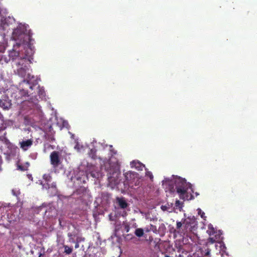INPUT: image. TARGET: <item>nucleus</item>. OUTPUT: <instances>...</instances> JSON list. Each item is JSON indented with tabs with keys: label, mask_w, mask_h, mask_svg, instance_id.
Masks as SVG:
<instances>
[{
	"label": "nucleus",
	"mask_w": 257,
	"mask_h": 257,
	"mask_svg": "<svg viewBox=\"0 0 257 257\" xmlns=\"http://www.w3.org/2000/svg\"><path fill=\"white\" fill-rule=\"evenodd\" d=\"M16 28L13 29L12 38L15 41H18L16 44L14 45L13 48L9 52V57L12 60L16 59L17 57L24 58L23 56H21L22 49H25L26 46H28L33 39L32 38V33L29 29V26L26 24L18 23Z\"/></svg>",
	"instance_id": "nucleus-1"
},
{
	"label": "nucleus",
	"mask_w": 257,
	"mask_h": 257,
	"mask_svg": "<svg viewBox=\"0 0 257 257\" xmlns=\"http://www.w3.org/2000/svg\"><path fill=\"white\" fill-rule=\"evenodd\" d=\"M174 186L175 188L173 187L171 190V192H174L176 190V192L179 194L180 198L183 199L191 200L193 198V196L191 194L190 197L186 194L187 190L188 188L189 185L186 182V180L185 179H183L181 177L176 178L174 180Z\"/></svg>",
	"instance_id": "nucleus-2"
},
{
	"label": "nucleus",
	"mask_w": 257,
	"mask_h": 257,
	"mask_svg": "<svg viewBox=\"0 0 257 257\" xmlns=\"http://www.w3.org/2000/svg\"><path fill=\"white\" fill-rule=\"evenodd\" d=\"M6 133L4 132L3 135L0 136V140L5 141L6 144L7 146V150L4 153L6 156V159L10 161V160L14 158L19 153V149L17 146L11 143L8 139H6L5 136Z\"/></svg>",
	"instance_id": "nucleus-3"
},
{
	"label": "nucleus",
	"mask_w": 257,
	"mask_h": 257,
	"mask_svg": "<svg viewBox=\"0 0 257 257\" xmlns=\"http://www.w3.org/2000/svg\"><path fill=\"white\" fill-rule=\"evenodd\" d=\"M20 86H21V88L19 90V94L22 97H28L29 93L33 94L31 91H29L28 88L32 91L35 85H31L29 81L24 80L21 83Z\"/></svg>",
	"instance_id": "nucleus-4"
},
{
	"label": "nucleus",
	"mask_w": 257,
	"mask_h": 257,
	"mask_svg": "<svg viewBox=\"0 0 257 257\" xmlns=\"http://www.w3.org/2000/svg\"><path fill=\"white\" fill-rule=\"evenodd\" d=\"M16 24L14 17H0V30L5 31L7 28Z\"/></svg>",
	"instance_id": "nucleus-5"
},
{
	"label": "nucleus",
	"mask_w": 257,
	"mask_h": 257,
	"mask_svg": "<svg viewBox=\"0 0 257 257\" xmlns=\"http://www.w3.org/2000/svg\"><path fill=\"white\" fill-rule=\"evenodd\" d=\"M51 164L54 168L57 167L61 164V160L59 157V153L54 151L52 152L50 156Z\"/></svg>",
	"instance_id": "nucleus-6"
},
{
	"label": "nucleus",
	"mask_w": 257,
	"mask_h": 257,
	"mask_svg": "<svg viewBox=\"0 0 257 257\" xmlns=\"http://www.w3.org/2000/svg\"><path fill=\"white\" fill-rule=\"evenodd\" d=\"M33 140L32 139L28 140H23L19 142V145L20 148L24 152L28 151L33 145Z\"/></svg>",
	"instance_id": "nucleus-7"
},
{
	"label": "nucleus",
	"mask_w": 257,
	"mask_h": 257,
	"mask_svg": "<svg viewBox=\"0 0 257 257\" xmlns=\"http://www.w3.org/2000/svg\"><path fill=\"white\" fill-rule=\"evenodd\" d=\"M12 106L11 100L7 98H2L0 99V107L3 110H8Z\"/></svg>",
	"instance_id": "nucleus-8"
},
{
	"label": "nucleus",
	"mask_w": 257,
	"mask_h": 257,
	"mask_svg": "<svg viewBox=\"0 0 257 257\" xmlns=\"http://www.w3.org/2000/svg\"><path fill=\"white\" fill-rule=\"evenodd\" d=\"M43 179L45 180V182H41L43 189H49L50 188V184H49L52 180V177L49 174H45L43 176Z\"/></svg>",
	"instance_id": "nucleus-9"
},
{
	"label": "nucleus",
	"mask_w": 257,
	"mask_h": 257,
	"mask_svg": "<svg viewBox=\"0 0 257 257\" xmlns=\"http://www.w3.org/2000/svg\"><path fill=\"white\" fill-rule=\"evenodd\" d=\"M214 234H215L214 236L209 237L208 239L209 241L211 243L218 242L221 239V234L220 233V232L217 233V232L215 231L213 227H212L211 232L209 234L211 235H213Z\"/></svg>",
	"instance_id": "nucleus-10"
},
{
	"label": "nucleus",
	"mask_w": 257,
	"mask_h": 257,
	"mask_svg": "<svg viewBox=\"0 0 257 257\" xmlns=\"http://www.w3.org/2000/svg\"><path fill=\"white\" fill-rule=\"evenodd\" d=\"M183 223V229H182V231L181 233L183 235H187L189 232L192 231V227L190 222L185 221Z\"/></svg>",
	"instance_id": "nucleus-11"
},
{
	"label": "nucleus",
	"mask_w": 257,
	"mask_h": 257,
	"mask_svg": "<svg viewBox=\"0 0 257 257\" xmlns=\"http://www.w3.org/2000/svg\"><path fill=\"white\" fill-rule=\"evenodd\" d=\"M116 200L121 209H125L128 206V203L123 197H117Z\"/></svg>",
	"instance_id": "nucleus-12"
},
{
	"label": "nucleus",
	"mask_w": 257,
	"mask_h": 257,
	"mask_svg": "<svg viewBox=\"0 0 257 257\" xmlns=\"http://www.w3.org/2000/svg\"><path fill=\"white\" fill-rule=\"evenodd\" d=\"M131 165L132 168L134 167L138 171L143 170V168L145 167V165L138 161H133L131 163Z\"/></svg>",
	"instance_id": "nucleus-13"
},
{
	"label": "nucleus",
	"mask_w": 257,
	"mask_h": 257,
	"mask_svg": "<svg viewBox=\"0 0 257 257\" xmlns=\"http://www.w3.org/2000/svg\"><path fill=\"white\" fill-rule=\"evenodd\" d=\"M124 177L125 179V181L127 183L132 180L133 178H134V174L131 172H128L125 173L124 174Z\"/></svg>",
	"instance_id": "nucleus-14"
},
{
	"label": "nucleus",
	"mask_w": 257,
	"mask_h": 257,
	"mask_svg": "<svg viewBox=\"0 0 257 257\" xmlns=\"http://www.w3.org/2000/svg\"><path fill=\"white\" fill-rule=\"evenodd\" d=\"M135 234L138 237H142L144 234V230L141 228H137L135 230Z\"/></svg>",
	"instance_id": "nucleus-15"
},
{
	"label": "nucleus",
	"mask_w": 257,
	"mask_h": 257,
	"mask_svg": "<svg viewBox=\"0 0 257 257\" xmlns=\"http://www.w3.org/2000/svg\"><path fill=\"white\" fill-rule=\"evenodd\" d=\"M50 189H54V192H50V194L52 196L56 195L57 191L56 184L55 183L53 182L51 185H50V188L48 190H49Z\"/></svg>",
	"instance_id": "nucleus-16"
},
{
	"label": "nucleus",
	"mask_w": 257,
	"mask_h": 257,
	"mask_svg": "<svg viewBox=\"0 0 257 257\" xmlns=\"http://www.w3.org/2000/svg\"><path fill=\"white\" fill-rule=\"evenodd\" d=\"M88 156L91 159L95 160L96 159V151L95 150L91 149L88 153Z\"/></svg>",
	"instance_id": "nucleus-17"
},
{
	"label": "nucleus",
	"mask_w": 257,
	"mask_h": 257,
	"mask_svg": "<svg viewBox=\"0 0 257 257\" xmlns=\"http://www.w3.org/2000/svg\"><path fill=\"white\" fill-rule=\"evenodd\" d=\"M63 247L64 248V252L67 254H70L72 252V248L69 247L68 245H64Z\"/></svg>",
	"instance_id": "nucleus-18"
},
{
	"label": "nucleus",
	"mask_w": 257,
	"mask_h": 257,
	"mask_svg": "<svg viewBox=\"0 0 257 257\" xmlns=\"http://www.w3.org/2000/svg\"><path fill=\"white\" fill-rule=\"evenodd\" d=\"M38 93L40 97H44L45 95V92L44 89L43 88H41L39 86L38 87Z\"/></svg>",
	"instance_id": "nucleus-19"
},
{
	"label": "nucleus",
	"mask_w": 257,
	"mask_h": 257,
	"mask_svg": "<svg viewBox=\"0 0 257 257\" xmlns=\"http://www.w3.org/2000/svg\"><path fill=\"white\" fill-rule=\"evenodd\" d=\"M6 128L3 120L0 118V133L4 132Z\"/></svg>",
	"instance_id": "nucleus-20"
},
{
	"label": "nucleus",
	"mask_w": 257,
	"mask_h": 257,
	"mask_svg": "<svg viewBox=\"0 0 257 257\" xmlns=\"http://www.w3.org/2000/svg\"><path fill=\"white\" fill-rule=\"evenodd\" d=\"M110 167V164L109 163H105V165H104V168H105V169L109 173V174L110 175L111 174H112V171L111 170V169L108 170L106 169V168H108V167Z\"/></svg>",
	"instance_id": "nucleus-21"
},
{
	"label": "nucleus",
	"mask_w": 257,
	"mask_h": 257,
	"mask_svg": "<svg viewBox=\"0 0 257 257\" xmlns=\"http://www.w3.org/2000/svg\"><path fill=\"white\" fill-rule=\"evenodd\" d=\"M12 192L14 196H18L20 194V191L17 189H13L12 190Z\"/></svg>",
	"instance_id": "nucleus-22"
},
{
	"label": "nucleus",
	"mask_w": 257,
	"mask_h": 257,
	"mask_svg": "<svg viewBox=\"0 0 257 257\" xmlns=\"http://www.w3.org/2000/svg\"><path fill=\"white\" fill-rule=\"evenodd\" d=\"M43 138L46 140H49L50 139H51L52 141L54 140V138H53V137H52L50 138L49 136L47 135V134L46 133L44 135Z\"/></svg>",
	"instance_id": "nucleus-23"
},
{
	"label": "nucleus",
	"mask_w": 257,
	"mask_h": 257,
	"mask_svg": "<svg viewBox=\"0 0 257 257\" xmlns=\"http://www.w3.org/2000/svg\"><path fill=\"white\" fill-rule=\"evenodd\" d=\"M176 227L177 229H179L180 230V228L182 226V223L181 222L177 221L176 224Z\"/></svg>",
	"instance_id": "nucleus-24"
},
{
	"label": "nucleus",
	"mask_w": 257,
	"mask_h": 257,
	"mask_svg": "<svg viewBox=\"0 0 257 257\" xmlns=\"http://www.w3.org/2000/svg\"><path fill=\"white\" fill-rule=\"evenodd\" d=\"M210 249L209 248H207L205 250L204 255L205 256H209L210 255Z\"/></svg>",
	"instance_id": "nucleus-25"
},
{
	"label": "nucleus",
	"mask_w": 257,
	"mask_h": 257,
	"mask_svg": "<svg viewBox=\"0 0 257 257\" xmlns=\"http://www.w3.org/2000/svg\"><path fill=\"white\" fill-rule=\"evenodd\" d=\"M146 175L147 176H149L151 180L153 178V175L152 173L150 171H147L146 172Z\"/></svg>",
	"instance_id": "nucleus-26"
},
{
	"label": "nucleus",
	"mask_w": 257,
	"mask_h": 257,
	"mask_svg": "<svg viewBox=\"0 0 257 257\" xmlns=\"http://www.w3.org/2000/svg\"><path fill=\"white\" fill-rule=\"evenodd\" d=\"M18 168H19V170H20L21 171H23L27 170V168H25L24 167H23L22 165H19L18 166Z\"/></svg>",
	"instance_id": "nucleus-27"
},
{
	"label": "nucleus",
	"mask_w": 257,
	"mask_h": 257,
	"mask_svg": "<svg viewBox=\"0 0 257 257\" xmlns=\"http://www.w3.org/2000/svg\"><path fill=\"white\" fill-rule=\"evenodd\" d=\"M80 242V240H78V238L76 239V241L75 245V248H77L79 247V242Z\"/></svg>",
	"instance_id": "nucleus-28"
},
{
	"label": "nucleus",
	"mask_w": 257,
	"mask_h": 257,
	"mask_svg": "<svg viewBox=\"0 0 257 257\" xmlns=\"http://www.w3.org/2000/svg\"><path fill=\"white\" fill-rule=\"evenodd\" d=\"M124 230L126 232H128L130 231V226L126 224L124 225Z\"/></svg>",
	"instance_id": "nucleus-29"
},
{
	"label": "nucleus",
	"mask_w": 257,
	"mask_h": 257,
	"mask_svg": "<svg viewBox=\"0 0 257 257\" xmlns=\"http://www.w3.org/2000/svg\"><path fill=\"white\" fill-rule=\"evenodd\" d=\"M2 163H3L2 158V157L0 156V172L2 170Z\"/></svg>",
	"instance_id": "nucleus-30"
},
{
	"label": "nucleus",
	"mask_w": 257,
	"mask_h": 257,
	"mask_svg": "<svg viewBox=\"0 0 257 257\" xmlns=\"http://www.w3.org/2000/svg\"><path fill=\"white\" fill-rule=\"evenodd\" d=\"M109 219L110 221H113L114 220V218H113V216L111 214H109Z\"/></svg>",
	"instance_id": "nucleus-31"
},
{
	"label": "nucleus",
	"mask_w": 257,
	"mask_h": 257,
	"mask_svg": "<svg viewBox=\"0 0 257 257\" xmlns=\"http://www.w3.org/2000/svg\"><path fill=\"white\" fill-rule=\"evenodd\" d=\"M181 204V202L179 200H176L175 202V205L176 206H179V205Z\"/></svg>",
	"instance_id": "nucleus-32"
},
{
	"label": "nucleus",
	"mask_w": 257,
	"mask_h": 257,
	"mask_svg": "<svg viewBox=\"0 0 257 257\" xmlns=\"http://www.w3.org/2000/svg\"><path fill=\"white\" fill-rule=\"evenodd\" d=\"M91 175L93 178H98V174H97V175H95V174L92 172L91 173Z\"/></svg>",
	"instance_id": "nucleus-33"
},
{
	"label": "nucleus",
	"mask_w": 257,
	"mask_h": 257,
	"mask_svg": "<svg viewBox=\"0 0 257 257\" xmlns=\"http://www.w3.org/2000/svg\"><path fill=\"white\" fill-rule=\"evenodd\" d=\"M48 190L49 193L54 192V189H50L49 190Z\"/></svg>",
	"instance_id": "nucleus-34"
},
{
	"label": "nucleus",
	"mask_w": 257,
	"mask_h": 257,
	"mask_svg": "<svg viewBox=\"0 0 257 257\" xmlns=\"http://www.w3.org/2000/svg\"><path fill=\"white\" fill-rule=\"evenodd\" d=\"M77 238H78V240H80V241H81V240L82 241H84V238H79V237H78Z\"/></svg>",
	"instance_id": "nucleus-35"
},
{
	"label": "nucleus",
	"mask_w": 257,
	"mask_h": 257,
	"mask_svg": "<svg viewBox=\"0 0 257 257\" xmlns=\"http://www.w3.org/2000/svg\"><path fill=\"white\" fill-rule=\"evenodd\" d=\"M201 214V217L202 218H204V215L205 214V213L204 212H202V213L200 214Z\"/></svg>",
	"instance_id": "nucleus-36"
},
{
	"label": "nucleus",
	"mask_w": 257,
	"mask_h": 257,
	"mask_svg": "<svg viewBox=\"0 0 257 257\" xmlns=\"http://www.w3.org/2000/svg\"><path fill=\"white\" fill-rule=\"evenodd\" d=\"M176 256H177V257H184V256L183 255H182V254H179V255H178V256H177V255H176Z\"/></svg>",
	"instance_id": "nucleus-37"
},
{
	"label": "nucleus",
	"mask_w": 257,
	"mask_h": 257,
	"mask_svg": "<svg viewBox=\"0 0 257 257\" xmlns=\"http://www.w3.org/2000/svg\"><path fill=\"white\" fill-rule=\"evenodd\" d=\"M201 212V209H199V212H198V213L200 214Z\"/></svg>",
	"instance_id": "nucleus-38"
},
{
	"label": "nucleus",
	"mask_w": 257,
	"mask_h": 257,
	"mask_svg": "<svg viewBox=\"0 0 257 257\" xmlns=\"http://www.w3.org/2000/svg\"><path fill=\"white\" fill-rule=\"evenodd\" d=\"M41 255H42V254H40L39 257H41Z\"/></svg>",
	"instance_id": "nucleus-39"
}]
</instances>
